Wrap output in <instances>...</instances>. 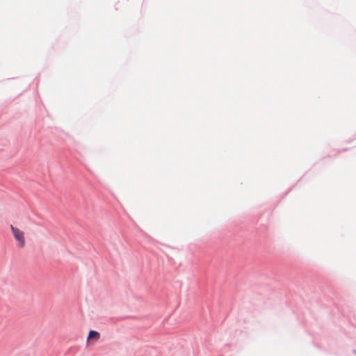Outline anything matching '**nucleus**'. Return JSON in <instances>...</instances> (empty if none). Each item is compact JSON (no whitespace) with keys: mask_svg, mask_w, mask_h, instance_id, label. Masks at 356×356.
Listing matches in <instances>:
<instances>
[{"mask_svg":"<svg viewBox=\"0 0 356 356\" xmlns=\"http://www.w3.org/2000/svg\"><path fill=\"white\" fill-rule=\"evenodd\" d=\"M100 337V334L99 332H96V331H94V330H91L90 331L89 334H88V340H90V339H95V340H98Z\"/></svg>","mask_w":356,"mask_h":356,"instance_id":"obj_2","label":"nucleus"},{"mask_svg":"<svg viewBox=\"0 0 356 356\" xmlns=\"http://www.w3.org/2000/svg\"><path fill=\"white\" fill-rule=\"evenodd\" d=\"M10 229L15 239L17 242V247L19 248H24L26 245L25 233L22 229L10 225Z\"/></svg>","mask_w":356,"mask_h":356,"instance_id":"obj_1","label":"nucleus"}]
</instances>
